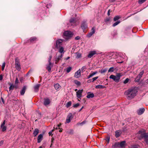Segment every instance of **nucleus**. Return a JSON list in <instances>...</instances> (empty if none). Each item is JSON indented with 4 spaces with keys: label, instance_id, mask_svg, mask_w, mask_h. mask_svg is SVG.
Masks as SVG:
<instances>
[{
    "label": "nucleus",
    "instance_id": "c85d7f7f",
    "mask_svg": "<svg viewBox=\"0 0 148 148\" xmlns=\"http://www.w3.org/2000/svg\"><path fill=\"white\" fill-rule=\"evenodd\" d=\"M54 87H55V89L56 90H57L60 87V86L59 84L57 83L54 85Z\"/></svg>",
    "mask_w": 148,
    "mask_h": 148
},
{
    "label": "nucleus",
    "instance_id": "8fccbe9b",
    "mask_svg": "<svg viewBox=\"0 0 148 148\" xmlns=\"http://www.w3.org/2000/svg\"><path fill=\"white\" fill-rule=\"evenodd\" d=\"M98 78V77H93L92 78V81L94 82L95 80H96Z\"/></svg>",
    "mask_w": 148,
    "mask_h": 148
},
{
    "label": "nucleus",
    "instance_id": "473e14b6",
    "mask_svg": "<svg viewBox=\"0 0 148 148\" xmlns=\"http://www.w3.org/2000/svg\"><path fill=\"white\" fill-rule=\"evenodd\" d=\"M1 127L2 129V132H4L6 130V127L5 126H1Z\"/></svg>",
    "mask_w": 148,
    "mask_h": 148
},
{
    "label": "nucleus",
    "instance_id": "0eeeda50",
    "mask_svg": "<svg viewBox=\"0 0 148 148\" xmlns=\"http://www.w3.org/2000/svg\"><path fill=\"white\" fill-rule=\"evenodd\" d=\"M38 40V38L36 37H31L27 41V42L29 43H34Z\"/></svg>",
    "mask_w": 148,
    "mask_h": 148
},
{
    "label": "nucleus",
    "instance_id": "2f4dec72",
    "mask_svg": "<svg viewBox=\"0 0 148 148\" xmlns=\"http://www.w3.org/2000/svg\"><path fill=\"white\" fill-rule=\"evenodd\" d=\"M59 48V52H60L61 53H62L64 52V49L63 47L61 46Z\"/></svg>",
    "mask_w": 148,
    "mask_h": 148
},
{
    "label": "nucleus",
    "instance_id": "052dcab7",
    "mask_svg": "<svg viewBox=\"0 0 148 148\" xmlns=\"http://www.w3.org/2000/svg\"><path fill=\"white\" fill-rule=\"evenodd\" d=\"M138 12H136V13H135L133 14H131L130 16H128L127 18H128L129 17H130L131 16H132V15H134V14H136Z\"/></svg>",
    "mask_w": 148,
    "mask_h": 148
},
{
    "label": "nucleus",
    "instance_id": "13d9d810",
    "mask_svg": "<svg viewBox=\"0 0 148 148\" xmlns=\"http://www.w3.org/2000/svg\"><path fill=\"white\" fill-rule=\"evenodd\" d=\"M110 137H107L106 138V140L107 141L108 143H109L110 141Z\"/></svg>",
    "mask_w": 148,
    "mask_h": 148
},
{
    "label": "nucleus",
    "instance_id": "a19ab883",
    "mask_svg": "<svg viewBox=\"0 0 148 148\" xmlns=\"http://www.w3.org/2000/svg\"><path fill=\"white\" fill-rule=\"evenodd\" d=\"M107 69H102L101 71V73H105L107 71Z\"/></svg>",
    "mask_w": 148,
    "mask_h": 148
},
{
    "label": "nucleus",
    "instance_id": "f3484780",
    "mask_svg": "<svg viewBox=\"0 0 148 148\" xmlns=\"http://www.w3.org/2000/svg\"><path fill=\"white\" fill-rule=\"evenodd\" d=\"M81 75V71L79 69L77 71H76L74 75V76L76 78H78L80 77Z\"/></svg>",
    "mask_w": 148,
    "mask_h": 148
},
{
    "label": "nucleus",
    "instance_id": "a878e982",
    "mask_svg": "<svg viewBox=\"0 0 148 148\" xmlns=\"http://www.w3.org/2000/svg\"><path fill=\"white\" fill-rule=\"evenodd\" d=\"M106 86L102 85H99L95 86V88L96 89H103L106 88Z\"/></svg>",
    "mask_w": 148,
    "mask_h": 148
},
{
    "label": "nucleus",
    "instance_id": "412c9836",
    "mask_svg": "<svg viewBox=\"0 0 148 148\" xmlns=\"http://www.w3.org/2000/svg\"><path fill=\"white\" fill-rule=\"evenodd\" d=\"M62 55L58 56L57 57H56L55 59V63L57 64V63L61 60V58L62 57Z\"/></svg>",
    "mask_w": 148,
    "mask_h": 148
},
{
    "label": "nucleus",
    "instance_id": "c03bdc74",
    "mask_svg": "<svg viewBox=\"0 0 148 148\" xmlns=\"http://www.w3.org/2000/svg\"><path fill=\"white\" fill-rule=\"evenodd\" d=\"M110 18H107L104 20V21L105 23H107L108 22H109L110 21Z\"/></svg>",
    "mask_w": 148,
    "mask_h": 148
},
{
    "label": "nucleus",
    "instance_id": "ddd939ff",
    "mask_svg": "<svg viewBox=\"0 0 148 148\" xmlns=\"http://www.w3.org/2000/svg\"><path fill=\"white\" fill-rule=\"evenodd\" d=\"M96 54V52L95 51H90L89 52L87 57L88 58H90L92 57L94 55Z\"/></svg>",
    "mask_w": 148,
    "mask_h": 148
},
{
    "label": "nucleus",
    "instance_id": "680f3d73",
    "mask_svg": "<svg viewBox=\"0 0 148 148\" xmlns=\"http://www.w3.org/2000/svg\"><path fill=\"white\" fill-rule=\"evenodd\" d=\"M3 77L2 75H0V81L2 80L3 79Z\"/></svg>",
    "mask_w": 148,
    "mask_h": 148
},
{
    "label": "nucleus",
    "instance_id": "bf43d9fd",
    "mask_svg": "<svg viewBox=\"0 0 148 148\" xmlns=\"http://www.w3.org/2000/svg\"><path fill=\"white\" fill-rule=\"evenodd\" d=\"M111 12V10L110 9L109 10L108 12V15L109 16L110 15V12Z\"/></svg>",
    "mask_w": 148,
    "mask_h": 148
},
{
    "label": "nucleus",
    "instance_id": "79ce46f5",
    "mask_svg": "<svg viewBox=\"0 0 148 148\" xmlns=\"http://www.w3.org/2000/svg\"><path fill=\"white\" fill-rule=\"evenodd\" d=\"M130 80V79L128 78H127L124 81L123 83L124 84H126Z\"/></svg>",
    "mask_w": 148,
    "mask_h": 148
},
{
    "label": "nucleus",
    "instance_id": "e2e57ef3",
    "mask_svg": "<svg viewBox=\"0 0 148 148\" xmlns=\"http://www.w3.org/2000/svg\"><path fill=\"white\" fill-rule=\"evenodd\" d=\"M130 121V118L127 119L125 120L126 122L127 121V122H128Z\"/></svg>",
    "mask_w": 148,
    "mask_h": 148
},
{
    "label": "nucleus",
    "instance_id": "dca6fc26",
    "mask_svg": "<svg viewBox=\"0 0 148 148\" xmlns=\"http://www.w3.org/2000/svg\"><path fill=\"white\" fill-rule=\"evenodd\" d=\"M40 86V84H37L34 86V91L35 92H37L38 91Z\"/></svg>",
    "mask_w": 148,
    "mask_h": 148
},
{
    "label": "nucleus",
    "instance_id": "9b49d317",
    "mask_svg": "<svg viewBox=\"0 0 148 148\" xmlns=\"http://www.w3.org/2000/svg\"><path fill=\"white\" fill-rule=\"evenodd\" d=\"M95 28L93 27L92 28L91 32L87 34V37L88 38H90L92 35L95 33Z\"/></svg>",
    "mask_w": 148,
    "mask_h": 148
},
{
    "label": "nucleus",
    "instance_id": "09e8293b",
    "mask_svg": "<svg viewBox=\"0 0 148 148\" xmlns=\"http://www.w3.org/2000/svg\"><path fill=\"white\" fill-rule=\"evenodd\" d=\"M80 104L79 103H76V104L74 105L73 107L74 108H77L79 106Z\"/></svg>",
    "mask_w": 148,
    "mask_h": 148
},
{
    "label": "nucleus",
    "instance_id": "6e6d98bb",
    "mask_svg": "<svg viewBox=\"0 0 148 148\" xmlns=\"http://www.w3.org/2000/svg\"><path fill=\"white\" fill-rule=\"evenodd\" d=\"M86 121H84L82 122L81 123H80V124L82 125H83L85 124L86 123Z\"/></svg>",
    "mask_w": 148,
    "mask_h": 148
},
{
    "label": "nucleus",
    "instance_id": "f03ea898",
    "mask_svg": "<svg viewBox=\"0 0 148 148\" xmlns=\"http://www.w3.org/2000/svg\"><path fill=\"white\" fill-rule=\"evenodd\" d=\"M138 134L140 135L139 136V139L144 138L147 144L148 145V133H146L145 130H139Z\"/></svg>",
    "mask_w": 148,
    "mask_h": 148
},
{
    "label": "nucleus",
    "instance_id": "f704fd0d",
    "mask_svg": "<svg viewBox=\"0 0 148 148\" xmlns=\"http://www.w3.org/2000/svg\"><path fill=\"white\" fill-rule=\"evenodd\" d=\"M75 83L78 86H80L81 84V83L80 82L78 81L77 80H74Z\"/></svg>",
    "mask_w": 148,
    "mask_h": 148
},
{
    "label": "nucleus",
    "instance_id": "5fc2aeb1",
    "mask_svg": "<svg viewBox=\"0 0 148 148\" xmlns=\"http://www.w3.org/2000/svg\"><path fill=\"white\" fill-rule=\"evenodd\" d=\"M5 120H4V121L1 124V126H5Z\"/></svg>",
    "mask_w": 148,
    "mask_h": 148
},
{
    "label": "nucleus",
    "instance_id": "3c124183",
    "mask_svg": "<svg viewBox=\"0 0 148 148\" xmlns=\"http://www.w3.org/2000/svg\"><path fill=\"white\" fill-rule=\"evenodd\" d=\"M86 69V66H83L82 67L81 70H82V71H83H83H85V70Z\"/></svg>",
    "mask_w": 148,
    "mask_h": 148
},
{
    "label": "nucleus",
    "instance_id": "4c0bfd02",
    "mask_svg": "<svg viewBox=\"0 0 148 148\" xmlns=\"http://www.w3.org/2000/svg\"><path fill=\"white\" fill-rule=\"evenodd\" d=\"M69 22L70 23H75V19L73 18H71L69 20Z\"/></svg>",
    "mask_w": 148,
    "mask_h": 148
},
{
    "label": "nucleus",
    "instance_id": "69168bd1",
    "mask_svg": "<svg viewBox=\"0 0 148 148\" xmlns=\"http://www.w3.org/2000/svg\"><path fill=\"white\" fill-rule=\"evenodd\" d=\"M97 71H96L93 72L92 73V74L93 75H95V74H97Z\"/></svg>",
    "mask_w": 148,
    "mask_h": 148
},
{
    "label": "nucleus",
    "instance_id": "4d7b16f0",
    "mask_svg": "<svg viewBox=\"0 0 148 148\" xmlns=\"http://www.w3.org/2000/svg\"><path fill=\"white\" fill-rule=\"evenodd\" d=\"M75 39L76 40H78L80 39V37L79 36H77L75 38Z\"/></svg>",
    "mask_w": 148,
    "mask_h": 148
},
{
    "label": "nucleus",
    "instance_id": "864d4df0",
    "mask_svg": "<svg viewBox=\"0 0 148 148\" xmlns=\"http://www.w3.org/2000/svg\"><path fill=\"white\" fill-rule=\"evenodd\" d=\"M92 82H93L92 81V79H90L87 81V82L88 83H90Z\"/></svg>",
    "mask_w": 148,
    "mask_h": 148
},
{
    "label": "nucleus",
    "instance_id": "ea45409f",
    "mask_svg": "<svg viewBox=\"0 0 148 148\" xmlns=\"http://www.w3.org/2000/svg\"><path fill=\"white\" fill-rule=\"evenodd\" d=\"M114 68L113 67H110L108 71L109 72H113L114 71Z\"/></svg>",
    "mask_w": 148,
    "mask_h": 148
},
{
    "label": "nucleus",
    "instance_id": "de8ad7c7",
    "mask_svg": "<svg viewBox=\"0 0 148 148\" xmlns=\"http://www.w3.org/2000/svg\"><path fill=\"white\" fill-rule=\"evenodd\" d=\"M52 6V5L51 3H49L48 4H47L46 5V7L47 8H50Z\"/></svg>",
    "mask_w": 148,
    "mask_h": 148
},
{
    "label": "nucleus",
    "instance_id": "4be33fe9",
    "mask_svg": "<svg viewBox=\"0 0 148 148\" xmlns=\"http://www.w3.org/2000/svg\"><path fill=\"white\" fill-rule=\"evenodd\" d=\"M121 134V132L120 130H117L115 132V136L116 138H117L119 137Z\"/></svg>",
    "mask_w": 148,
    "mask_h": 148
},
{
    "label": "nucleus",
    "instance_id": "20e7f679",
    "mask_svg": "<svg viewBox=\"0 0 148 148\" xmlns=\"http://www.w3.org/2000/svg\"><path fill=\"white\" fill-rule=\"evenodd\" d=\"M64 35L65 37V38L66 39H70L73 36V32L70 31H66L64 32Z\"/></svg>",
    "mask_w": 148,
    "mask_h": 148
},
{
    "label": "nucleus",
    "instance_id": "9d476101",
    "mask_svg": "<svg viewBox=\"0 0 148 148\" xmlns=\"http://www.w3.org/2000/svg\"><path fill=\"white\" fill-rule=\"evenodd\" d=\"M73 117V115L71 113H69L67 115L66 119V122L67 123H69L71 122V120Z\"/></svg>",
    "mask_w": 148,
    "mask_h": 148
},
{
    "label": "nucleus",
    "instance_id": "39448f33",
    "mask_svg": "<svg viewBox=\"0 0 148 148\" xmlns=\"http://www.w3.org/2000/svg\"><path fill=\"white\" fill-rule=\"evenodd\" d=\"M63 41V40L58 39L56 41L55 47L56 49H59L61 47L62 45V42Z\"/></svg>",
    "mask_w": 148,
    "mask_h": 148
},
{
    "label": "nucleus",
    "instance_id": "2eb2a0df",
    "mask_svg": "<svg viewBox=\"0 0 148 148\" xmlns=\"http://www.w3.org/2000/svg\"><path fill=\"white\" fill-rule=\"evenodd\" d=\"M44 104L45 106H47L49 105L50 102V99L48 98L44 99Z\"/></svg>",
    "mask_w": 148,
    "mask_h": 148
},
{
    "label": "nucleus",
    "instance_id": "58836bf2",
    "mask_svg": "<svg viewBox=\"0 0 148 148\" xmlns=\"http://www.w3.org/2000/svg\"><path fill=\"white\" fill-rule=\"evenodd\" d=\"M146 0H138V2L139 4H142L144 3Z\"/></svg>",
    "mask_w": 148,
    "mask_h": 148
},
{
    "label": "nucleus",
    "instance_id": "f8f14e48",
    "mask_svg": "<svg viewBox=\"0 0 148 148\" xmlns=\"http://www.w3.org/2000/svg\"><path fill=\"white\" fill-rule=\"evenodd\" d=\"M83 91V90H78L76 92V96L78 98H80L82 97V93Z\"/></svg>",
    "mask_w": 148,
    "mask_h": 148
},
{
    "label": "nucleus",
    "instance_id": "aec40b11",
    "mask_svg": "<svg viewBox=\"0 0 148 148\" xmlns=\"http://www.w3.org/2000/svg\"><path fill=\"white\" fill-rule=\"evenodd\" d=\"M94 95L93 93H91L90 92H88L86 97L88 98H92L94 97Z\"/></svg>",
    "mask_w": 148,
    "mask_h": 148
},
{
    "label": "nucleus",
    "instance_id": "1a4fd4ad",
    "mask_svg": "<svg viewBox=\"0 0 148 148\" xmlns=\"http://www.w3.org/2000/svg\"><path fill=\"white\" fill-rule=\"evenodd\" d=\"M87 24L86 21H83L82 23L81 28L83 30L84 32L85 30L87 28Z\"/></svg>",
    "mask_w": 148,
    "mask_h": 148
},
{
    "label": "nucleus",
    "instance_id": "338daca9",
    "mask_svg": "<svg viewBox=\"0 0 148 148\" xmlns=\"http://www.w3.org/2000/svg\"><path fill=\"white\" fill-rule=\"evenodd\" d=\"M52 132L51 131H50L49 133V135L50 136L51 135H52Z\"/></svg>",
    "mask_w": 148,
    "mask_h": 148
},
{
    "label": "nucleus",
    "instance_id": "7ed1b4c3",
    "mask_svg": "<svg viewBox=\"0 0 148 148\" xmlns=\"http://www.w3.org/2000/svg\"><path fill=\"white\" fill-rule=\"evenodd\" d=\"M122 76V74L120 73H117L116 75H111L109 78L113 80L115 82L117 83L119 82L120 77Z\"/></svg>",
    "mask_w": 148,
    "mask_h": 148
},
{
    "label": "nucleus",
    "instance_id": "c9c22d12",
    "mask_svg": "<svg viewBox=\"0 0 148 148\" xmlns=\"http://www.w3.org/2000/svg\"><path fill=\"white\" fill-rule=\"evenodd\" d=\"M72 69V68L71 66H69L66 68V72L67 73H69Z\"/></svg>",
    "mask_w": 148,
    "mask_h": 148
},
{
    "label": "nucleus",
    "instance_id": "49530a36",
    "mask_svg": "<svg viewBox=\"0 0 148 148\" xmlns=\"http://www.w3.org/2000/svg\"><path fill=\"white\" fill-rule=\"evenodd\" d=\"M5 62H4L2 64V71H3L4 70V68L5 66Z\"/></svg>",
    "mask_w": 148,
    "mask_h": 148
},
{
    "label": "nucleus",
    "instance_id": "0e129e2a",
    "mask_svg": "<svg viewBox=\"0 0 148 148\" xmlns=\"http://www.w3.org/2000/svg\"><path fill=\"white\" fill-rule=\"evenodd\" d=\"M54 143V141H51V144L50 146V147H51L53 145Z\"/></svg>",
    "mask_w": 148,
    "mask_h": 148
},
{
    "label": "nucleus",
    "instance_id": "72a5a7b5",
    "mask_svg": "<svg viewBox=\"0 0 148 148\" xmlns=\"http://www.w3.org/2000/svg\"><path fill=\"white\" fill-rule=\"evenodd\" d=\"M120 22H121L120 21H118L116 22L113 24L112 26L114 27L115 26H116L118 25L119 24Z\"/></svg>",
    "mask_w": 148,
    "mask_h": 148
},
{
    "label": "nucleus",
    "instance_id": "7c9ffc66",
    "mask_svg": "<svg viewBox=\"0 0 148 148\" xmlns=\"http://www.w3.org/2000/svg\"><path fill=\"white\" fill-rule=\"evenodd\" d=\"M72 104V102L71 101H69L67 103H66V106L67 108H68L70 107Z\"/></svg>",
    "mask_w": 148,
    "mask_h": 148
},
{
    "label": "nucleus",
    "instance_id": "a211bd4d",
    "mask_svg": "<svg viewBox=\"0 0 148 148\" xmlns=\"http://www.w3.org/2000/svg\"><path fill=\"white\" fill-rule=\"evenodd\" d=\"M26 89L27 88L26 86H23L20 92V94L21 95H23L24 94Z\"/></svg>",
    "mask_w": 148,
    "mask_h": 148
},
{
    "label": "nucleus",
    "instance_id": "5701e85b",
    "mask_svg": "<svg viewBox=\"0 0 148 148\" xmlns=\"http://www.w3.org/2000/svg\"><path fill=\"white\" fill-rule=\"evenodd\" d=\"M119 142H116L112 146V148H119Z\"/></svg>",
    "mask_w": 148,
    "mask_h": 148
},
{
    "label": "nucleus",
    "instance_id": "6ab92c4d",
    "mask_svg": "<svg viewBox=\"0 0 148 148\" xmlns=\"http://www.w3.org/2000/svg\"><path fill=\"white\" fill-rule=\"evenodd\" d=\"M43 138V134H39L38 137L37 142L38 143H40L42 140Z\"/></svg>",
    "mask_w": 148,
    "mask_h": 148
},
{
    "label": "nucleus",
    "instance_id": "a18cd8bd",
    "mask_svg": "<svg viewBox=\"0 0 148 148\" xmlns=\"http://www.w3.org/2000/svg\"><path fill=\"white\" fill-rule=\"evenodd\" d=\"M131 148H139V146L138 145H133L131 146Z\"/></svg>",
    "mask_w": 148,
    "mask_h": 148
},
{
    "label": "nucleus",
    "instance_id": "423d86ee",
    "mask_svg": "<svg viewBox=\"0 0 148 148\" xmlns=\"http://www.w3.org/2000/svg\"><path fill=\"white\" fill-rule=\"evenodd\" d=\"M52 57V56L51 55L50 56L49 58L48 59V62L49 63V64L48 65H47V66L46 67V69L48 70V71L49 72H51V61Z\"/></svg>",
    "mask_w": 148,
    "mask_h": 148
},
{
    "label": "nucleus",
    "instance_id": "6e6552de",
    "mask_svg": "<svg viewBox=\"0 0 148 148\" xmlns=\"http://www.w3.org/2000/svg\"><path fill=\"white\" fill-rule=\"evenodd\" d=\"M144 73V72L143 70L142 71L140 72L137 77L135 79V81L136 82H139Z\"/></svg>",
    "mask_w": 148,
    "mask_h": 148
},
{
    "label": "nucleus",
    "instance_id": "393cba45",
    "mask_svg": "<svg viewBox=\"0 0 148 148\" xmlns=\"http://www.w3.org/2000/svg\"><path fill=\"white\" fill-rule=\"evenodd\" d=\"M39 130L38 129L36 128L35 129L33 133V134L34 135V136H36L39 133Z\"/></svg>",
    "mask_w": 148,
    "mask_h": 148
},
{
    "label": "nucleus",
    "instance_id": "f257e3e1",
    "mask_svg": "<svg viewBox=\"0 0 148 148\" xmlns=\"http://www.w3.org/2000/svg\"><path fill=\"white\" fill-rule=\"evenodd\" d=\"M138 91L134 88L129 89L124 92V94L126 95L127 99L131 100L134 98L137 95Z\"/></svg>",
    "mask_w": 148,
    "mask_h": 148
},
{
    "label": "nucleus",
    "instance_id": "e433bc0d",
    "mask_svg": "<svg viewBox=\"0 0 148 148\" xmlns=\"http://www.w3.org/2000/svg\"><path fill=\"white\" fill-rule=\"evenodd\" d=\"M15 87V86L14 85L11 84L9 88L10 90H13Z\"/></svg>",
    "mask_w": 148,
    "mask_h": 148
},
{
    "label": "nucleus",
    "instance_id": "cd10ccee",
    "mask_svg": "<svg viewBox=\"0 0 148 148\" xmlns=\"http://www.w3.org/2000/svg\"><path fill=\"white\" fill-rule=\"evenodd\" d=\"M121 17L119 16H116L114 18L113 20L116 21L121 18Z\"/></svg>",
    "mask_w": 148,
    "mask_h": 148
},
{
    "label": "nucleus",
    "instance_id": "774afa93",
    "mask_svg": "<svg viewBox=\"0 0 148 148\" xmlns=\"http://www.w3.org/2000/svg\"><path fill=\"white\" fill-rule=\"evenodd\" d=\"M1 100H2V102H3V103H4L5 102H4V100L3 98L2 97H1Z\"/></svg>",
    "mask_w": 148,
    "mask_h": 148
},
{
    "label": "nucleus",
    "instance_id": "37998d69",
    "mask_svg": "<svg viewBox=\"0 0 148 148\" xmlns=\"http://www.w3.org/2000/svg\"><path fill=\"white\" fill-rule=\"evenodd\" d=\"M77 55V56H76V58H80L82 56H81V54L80 53H76Z\"/></svg>",
    "mask_w": 148,
    "mask_h": 148
},
{
    "label": "nucleus",
    "instance_id": "c756f323",
    "mask_svg": "<svg viewBox=\"0 0 148 148\" xmlns=\"http://www.w3.org/2000/svg\"><path fill=\"white\" fill-rule=\"evenodd\" d=\"M15 65L17 64H20L19 60L18 59V57H16L15 59Z\"/></svg>",
    "mask_w": 148,
    "mask_h": 148
},
{
    "label": "nucleus",
    "instance_id": "603ef678",
    "mask_svg": "<svg viewBox=\"0 0 148 148\" xmlns=\"http://www.w3.org/2000/svg\"><path fill=\"white\" fill-rule=\"evenodd\" d=\"M18 83V78L17 77H16V79H15V83L16 84H17Z\"/></svg>",
    "mask_w": 148,
    "mask_h": 148
},
{
    "label": "nucleus",
    "instance_id": "b1692460",
    "mask_svg": "<svg viewBox=\"0 0 148 148\" xmlns=\"http://www.w3.org/2000/svg\"><path fill=\"white\" fill-rule=\"evenodd\" d=\"M126 142L125 141H123L119 143V145L120 147L123 148L125 147Z\"/></svg>",
    "mask_w": 148,
    "mask_h": 148
},
{
    "label": "nucleus",
    "instance_id": "4468645a",
    "mask_svg": "<svg viewBox=\"0 0 148 148\" xmlns=\"http://www.w3.org/2000/svg\"><path fill=\"white\" fill-rule=\"evenodd\" d=\"M145 109L144 108H141L138 109L137 112L138 115H141L142 114L145 112Z\"/></svg>",
    "mask_w": 148,
    "mask_h": 148
},
{
    "label": "nucleus",
    "instance_id": "bb28decb",
    "mask_svg": "<svg viewBox=\"0 0 148 148\" xmlns=\"http://www.w3.org/2000/svg\"><path fill=\"white\" fill-rule=\"evenodd\" d=\"M15 66L16 69L18 71H20L21 70V67L20 64H17L15 65Z\"/></svg>",
    "mask_w": 148,
    "mask_h": 148
}]
</instances>
